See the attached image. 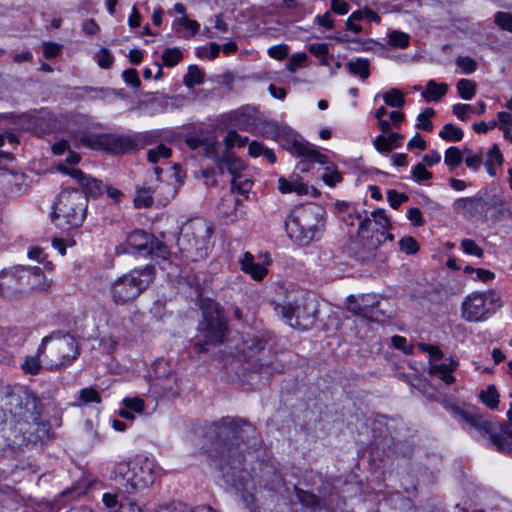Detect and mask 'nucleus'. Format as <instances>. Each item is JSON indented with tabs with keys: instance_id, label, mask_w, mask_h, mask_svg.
Wrapping results in <instances>:
<instances>
[{
	"instance_id": "f257e3e1",
	"label": "nucleus",
	"mask_w": 512,
	"mask_h": 512,
	"mask_svg": "<svg viewBox=\"0 0 512 512\" xmlns=\"http://www.w3.org/2000/svg\"><path fill=\"white\" fill-rule=\"evenodd\" d=\"M216 440L214 457L219 462L224 481L238 491L246 492V502L253 501L256 491L254 480L243 468L244 451L249 448L256 437V428L243 419L225 417L213 424Z\"/></svg>"
},
{
	"instance_id": "f03ea898",
	"label": "nucleus",
	"mask_w": 512,
	"mask_h": 512,
	"mask_svg": "<svg viewBox=\"0 0 512 512\" xmlns=\"http://www.w3.org/2000/svg\"><path fill=\"white\" fill-rule=\"evenodd\" d=\"M324 210L314 204L295 207L285 221L289 238L300 246L318 241L324 231Z\"/></svg>"
},
{
	"instance_id": "7ed1b4c3",
	"label": "nucleus",
	"mask_w": 512,
	"mask_h": 512,
	"mask_svg": "<svg viewBox=\"0 0 512 512\" xmlns=\"http://www.w3.org/2000/svg\"><path fill=\"white\" fill-rule=\"evenodd\" d=\"M154 267L146 265L134 268L110 282L108 295L117 306L132 304L154 278Z\"/></svg>"
},
{
	"instance_id": "20e7f679",
	"label": "nucleus",
	"mask_w": 512,
	"mask_h": 512,
	"mask_svg": "<svg viewBox=\"0 0 512 512\" xmlns=\"http://www.w3.org/2000/svg\"><path fill=\"white\" fill-rule=\"evenodd\" d=\"M212 226L202 218L187 221L181 227L177 245L181 253L191 261L205 259L212 247Z\"/></svg>"
},
{
	"instance_id": "39448f33",
	"label": "nucleus",
	"mask_w": 512,
	"mask_h": 512,
	"mask_svg": "<svg viewBox=\"0 0 512 512\" xmlns=\"http://www.w3.org/2000/svg\"><path fill=\"white\" fill-rule=\"evenodd\" d=\"M148 133L128 135L113 133L85 132L79 138V143L87 148L108 153H127L136 151L149 143Z\"/></svg>"
},
{
	"instance_id": "423d86ee",
	"label": "nucleus",
	"mask_w": 512,
	"mask_h": 512,
	"mask_svg": "<svg viewBox=\"0 0 512 512\" xmlns=\"http://www.w3.org/2000/svg\"><path fill=\"white\" fill-rule=\"evenodd\" d=\"M88 207L87 197L79 190L61 191L53 205L52 222L61 229L80 226Z\"/></svg>"
},
{
	"instance_id": "0eeeda50",
	"label": "nucleus",
	"mask_w": 512,
	"mask_h": 512,
	"mask_svg": "<svg viewBox=\"0 0 512 512\" xmlns=\"http://www.w3.org/2000/svg\"><path fill=\"white\" fill-rule=\"evenodd\" d=\"M157 465L146 455L138 454L127 462L115 466V472L124 481L127 493H137L150 487L155 481Z\"/></svg>"
},
{
	"instance_id": "6e6552de",
	"label": "nucleus",
	"mask_w": 512,
	"mask_h": 512,
	"mask_svg": "<svg viewBox=\"0 0 512 512\" xmlns=\"http://www.w3.org/2000/svg\"><path fill=\"white\" fill-rule=\"evenodd\" d=\"M116 252L117 254H135L139 256L151 255L162 259H165L169 253L162 242L142 230L131 232L126 243L116 247Z\"/></svg>"
},
{
	"instance_id": "1a4fd4ad",
	"label": "nucleus",
	"mask_w": 512,
	"mask_h": 512,
	"mask_svg": "<svg viewBox=\"0 0 512 512\" xmlns=\"http://www.w3.org/2000/svg\"><path fill=\"white\" fill-rule=\"evenodd\" d=\"M227 330L226 320L222 310L215 303L203 308V320L199 324V337L205 344L222 343Z\"/></svg>"
},
{
	"instance_id": "9d476101",
	"label": "nucleus",
	"mask_w": 512,
	"mask_h": 512,
	"mask_svg": "<svg viewBox=\"0 0 512 512\" xmlns=\"http://www.w3.org/2000/svg\"><path fill=\"white\" fill-rule=\"evenodd\" d=\"M79 354L75 338L70 335H63L54 341L49 354L44 355L43 361L47 369L58 370L71 365Z\"/></svg>"
},
{
	"instance_id": "9b49d317",
	"label": "nucleus",
	"mask_w": 512,
	"mask_h": 512,
	"mask_svg": "<svg viewBox=\"0 0 512 512\" xmlns=\"http://www.w3.org/2000/svg\"><path fill=\"white\" fill-rule=\"evenodd\" d=\"M277 315L291 327L307 330L316 320V305L312 300H303L301 303L278 305L275 307Z\"/></svg>"
},
{
	"instance_id": "f8f14e48",
	"label": "nucleus",
	"mask_w": 512,
	"mask_h": 512,
	"mask_svg": "<svg viewBox=\"0 0 512 512\" xmlns=\"http://www.w3.org/2000/svg\"><path fill=\"white\" fill-rule=\"evenodd\" d=\"M454 412L470 428L481 434L489 435L491 443L498 452H512L511 443L503 435L499 434L495 423L476 412L465 411L460 408H455Z\"/></svg>"
},
{
	"instance_id": "ddd939ff",
	"label": "nucleus",
	"mask_w": 512,
	"mask_h": 512,
	"mask_svg": "<svg viewBox=\"0 0 512 512\" xmlns=\"http://www.w3.org/2000/svg\"><path fill=\"white\" fill-rule=\"evenodd\" d=\"M153 388L163 396L175 397L179 394L178 378L175 367L164 358L157 359L153 364Z\"/></svg>"
},
{
	"instance_id": "4468645a",
	"label": "nucleus",
	"mask_w": 512,
	"mask_h": 512,
	"mask_svg": "<svg viewBox=\"0 0 512 512\" xmlns=\"http://www.w3.org/2000/svg\"><path fill=\"white\" fill-rule=\"evenodd\" d=\"M494 314V309L488 307L481 292L468 294L461 305L462 318L468 322H482Z\"/></svg>"
},
{
	"instance_id": "2eb2a0df",
	"label": "nucleus",
	"mask_w": 512,
	"mask_h": 512,
	"mask_svg": "<svg viewBox=\"0 0 512 512\" xmlns=\"http://www.w3.org/2000/svg\"><path fill=\"white\" fill-rule=\"evenodd\" d=\"M378 301L375 295H363L353 298L348 303V310L360 318V321H379L383 314L377 309Z\"/></svg>"
},
{
	"instance_id": "dca6fc26",
	"label": "nucleus",
	"mask_w": 512,
	"mask_h": 512,
	"mask_svg": "<svg viewBox=\"0 0 512 512\" xmlns=\"http://www.w3.org/2000/svg\"><path fill=\"white\" fill-rule=\"evenodd\" d=\"M5 399V405L14 417L23 419L26 418V413L32 415L31 410L35 408L34 401L22 388L6 391Z\"/></svg>"
},
{
	"instance_id": "f3484780",
	"label": "nucleus",
	"mask_w": 512,
	"mask_h": 512,
	"mask_svg": "<svg viewBox=\"0 0 512 512\" xmlns=\"http://www.w3.org/2000/svg\"><path fill=\"white\" fill-rule=\"evenodd\" d=\"M58 170L62 173L68 174L75 179L83 188V194L96 198L101 195L106 188L101 181L93 178H88L81 170L76 168H66L64 165H59Z\"/></svg>"
},
{
	"instance_id": "a211bd4d",
	"label": "nucleus",
	"mask_w": 512,
	"mask_h": 512,
	"mask_svg": "<svg viewBox=\"0 0 512 512\" xmlns=\"http://www.w3.org/2000/svg\"><path fill=\"white\" fill-rule=\"evenodd\" d=\"M265 343L259 338H247L243 339V341L236 346L237 353L240 357L245 361H252L253 366L255 368L263 367V363L261 362V358L258 355L264 350Z\"/></svg>"
},
{
	"instance_id": "6ab92c4d",
	"label": "nucleus",
	"mask_w": 512,
	"mask_h": 512,
	"mask_svg": "<svg viewBox=\"0 0 512 512\" xmlns=\"http://www.w3.org/2000/svg\"><path fill=\"white\" fill-rule=\"evenodd\" d=\"M292 153L300 157H304L308 162L326 164L328 159L325 155L321 154L316 148L307 142L294 139L291 147Z\"/></svg>"
},
{
	"instance_id": "aec40b11",
	"label": "nucleus",
	"mask_w": 512,
	"mask_h": 512,
	"mask_svg": "<svg viewBox=\"0 0 512 512\" xmlns=\"http://www.w3.org/2000/svg\"><path fill=\"white\" fill-rule=\"evenodd\" d=\"M278 190L281 194L296 193L299 196L308 195L312 187L303 183L297 174H292L289 178L283 176L278 178Z\"/></svg>"
},
{
	"instance_id": "412c9836",
	"label": "nucleus",
	"mask_w": 512,
	"mask_h": 512,
	"mask_svg": "<svg viewBox=\"0 0 512 512\" xmlns=\"http://www.w3.org/2000/svg\"><path fill=\"white\" fill-rule=\"evenodd\" d=\"M162 170L160 167L154 168V174L155 179L158 182L156 186H153V192L154 195H157L159 197V202L162 205L168 204L177 194L180 184L174 183H167V182H161L159 181L160 174Z\"/></svg>"
},
{
	"instance_id": "4be33fe9",
	"label": "nucleus",
	"mask_w": 512,
	"mask_h": 512,
	"mask_svg": "<svg viewBox=\"0 0 512 512\" xmlns=\"http://www.w3.org/2000/svg\"><path fill=\"white\" fill-rule=\"evenodd\" d=\"M359 238L360 240L354 242L352 246L355 257L361 262H368L374 259L379 240H374L372 238L368 239L366 235L364 238Z\"/></svg>"
},
{
	"instance_id": "5701e85b",
	"label": "nucleus",
	"mask_w": 512,
	"mask_h": 512,
	"mask_svg": "<svg viewBox=\"0 0 512 512\" xmlns=\"http://www.w3.org/2000/svg\"><path fill=\"white\" fill-rule=\"evenodd\" d=\"M482 197L458 198L453 203L454 210L467 218L475 217L481 212Z\"/></svg>"
},
{
	"instance_id": "b1692460",
	"label": "nucleus",
	"mask_w": 512,
	"mask_h": 512,
	"mask_svg": "<svg viewBox=\"0 0 512 512\" xmlns=\"http://www.w3.org/2000/svg\"><path fill=\"white\" fill-rule=\"evenodd\" d=\"M239 264L241 270L256 281L262 280L268 272L264 265L254 261V256L250 252H244L242 254L239 259Z\"/></svg>"
},
{
	"instance_id": "393cba45",
	"label": "nucleus",
	"mask_w": 512,
	"mask_h": 512,
	"mask_svg": "<svg viewBox=\"0 0 512 512\" xmlns=\"http://www.w3.org/2000/svg\"><path fill=\"white\" fill-rule=\"evenodd\" d=\"M54 338V334L46 336L42 339V342L40 346L37 349L36 355L33 356H27L25 358V361L21 365L22 370L25 373L36 375L40 372L41 364H40V357L45 354L46 344L51 341Z\"/></svg>"
},
{
	"instance_id": "a878e982",
	"label": "nucleus",
	"mask_w": 512,
	"mask_h": 512,
	"mask_svg": "<svg viewBox=\"0 0 512 512\" xmlns=\"http://www.w3.org/2000/svg\"><path fill=\"white\" fill-rule=\"evenodd\" d=\"M403 137L398 133H389L387 136L379 135L374 140L375 149L378 152H389L394 148L400 147Z\"/></svg>"
},
{
	"instance_id": "bb28decb",
	"label": "nucleus",
	"mask_w": 512,
	"mask_h": 512,
	"mask_svg": "<svg viewBox=\"0 0 512 512\" xmlns=\"http://www.w3.org/2000/svg\"><path fill=\"white\" fill-rule=\"evenodd\" d=\"M240 204V200L234 197L232 194L224 197L219 206V213L230 221H235L238 218V206Z\"/></svg>"
},
{
	"instance_id": "cd10ccee",
	"label": "nucleus",
	"mask_w": 512,
	"mask_h": 512,
	"mask_svg": "<svg viewBox=\"0 0 512 512\" xmlns=\"http://www.w3.org/2000/svg\"><path fill=\"white\" fill-rule=\"evenodd\" d=\"M153 186L148 183H143L136 187V193L133 199L134 205L137 208H148L153 204Z\"/></svg>"
},
{
	"instance_id": "c85d7f7f",
	"label": "nucleus",
	"mask_w": 512,
	"mask_h": 512,
	"mask_svg": "<svg viewBox=\"0 0 512 512\" xmlns=\"http://www.w3.org/2000/svg\"><path fill=\"white\" fill-rule=\"evenodd\" d=\"M447 91L448 85L446 83H437L434 80H429L426 84V90L421 95L428 102H437Z\"/></svg>"
},
{
	"instance_id": "c756f323",
	"label": "nucleus",
	"mask_w": 512,
	"mask_h": 512,
	"mask_svg": "<svg viewBox=\"0 0 512 512\" xmlns=\"http://www.w3.org/2000/svg\"><path fill=\"white\" fill-rule=\"evenodd\" d=\"M458 362L452 360L451 367L446 364H435L429 367V374L438 376L444 383L450 385L454 383L455 378L452 375V371L456 369Z\"/></svg>"
},
{
	"instance_id": "7c9ffc66",
	"label": "nucleus",
	"mask_w": 512,
	"mask_h": 512,
	"mask_svg": "<svg viewBox=\"0 0 512 512\" xmlns=\"http://www.w3.org/2000/svg\"><path fill=\"white\" fill-rule=\"evenodd\" d=\"M364 217L360 214L356 213L355 215L348 214L347 217L343 218L344 222L347 225L353 226L355 222L358 224V235L359 237L364 238L365 234H367L371 230V218L368 217L367 212H364Z\"/></svg>"
},
{
	"instance_id": "2f4dec72",
	"label": "nucleus",
	"mask_w": 512,
	"mask_h": 512,
	"mask_svg": "<svg viewBox=\"0 0 512 512\" xmlns=\"http://www.w3.org/2000/svg\"><path fill=\"white\" fill-rule=\"evenodd\" d=\"M252 185L253 181L244 172L235 175L231 181L232 191L243 196H246L250 192Z\"/></svg>"
},
{
	"instance_id": "473e14b6",
	"label": "nucleus",
	"mask_w": 512,
	"mask_h": 512,
	"mask_svg": "<svg viewBox=\"0 0 512 512\" xmlns=\"http://www.w3.org/2000/svg\"><path fill=\"white\" fill-rule=\"evenodd\" d=\"M219 166L222 172L227 170L232 175V178L237 174H241L244 170L242 161L233 155H226L220 161Z\"/></svg>"
},
{
	"instance_id": "72a5a7b5",
	"label": "nucleus",
	"mask_w": 512,
	"mask_h": 512,
	"mask_svg": "<svg viewBox=\"0 0 512 512\" xmlns=\"http://www.w3.org/2000/svg\"><path fill=\"white\" fill-rule=\"evenodd\" d=\"M249 154L253 157H265L270 163H274L276 161V156L274 152L264 146L262 143L257 141H252L248 147Z\"/></svg>"
},
{
	"instance_id": "f704fd0d",
	"label": "nucleus",
	"mask_w": 512,
	"mask_h": 512,
	"mask_svg": "<svg viewBox=\"0 0 512 512\" xmlns=\"http://www.w3.org/2000/svg\"><path fill=\"white\" fill-rule=\"evenodd\" d=\"M347 68L353 75H359L361 79L366 80L369 75V61L367 59L358 58L355 61H350Z\"/></svg>"
},
{
	"instance_id": "c9c22d12",
	"label": "nucleus",
	"mask_w": 512,
	"mask_h": 512,
	"mask_svg": "<svg viewBox=\"0 0 512 512\" xmlns=\"http://www.w3.org/2000/svg\"><path fill=\"white\" fill-rule=\"evenodd\" d=\"M382 98L386 105L393 108H402L405 104L404 94L397 88H392L382 94Z\"/></svg>"
},
{
	"instance_id": "e433bc0d",
	"label": "nucleus",
	"mask_w": 512,
	"mask_h": 512,
	"mask_svg": "<svg viewBox=\"0 0 512 512\" xmlns=\"http://www.w3.org/2000/svg\"><path fill=\"white\" fill-rule=\"evenodd\" d=\"M463 136V130L452 123L445 124L442 130L439 132V137L445 141L458 142L462 140Z\"/></svg>"
},
{
	"instance_id": "4c0bfd02",
	"label": "nucleus",
	"mask_w": 512,
	"mask_h": 512,
	"mask_svg": "<svg viewBox=\"0 0 512 512\" xmlns=\"http://www.w3.org/2000/svg\"><path fill=\"white\" fill-rule=\"evenodd\" d=\"M309 52L320 59V65H329V49L326 43H312L308 47Z\"/></svg>"
},
{
	"instance_id": "58836bf2",
	"label": "nucleus",
	"mask_w": 512,
	"mask_h": 512,
	"mask_svg": "<svg viewBox=\"0 0 512 512\" xmlns=\"http://www.w3.org/2000/svg\"><path fill=\"white\" fill-rule=\"evenodd\" d=\"M463 161V154L458 147H450L445 151L444 162L450 168L454 169Z\"/></svg>"
},
{
	"instance_id": "ea45409f",
	"label": "nucleus",
	"mask_w": 512,
	"mask_h": 512,
	"mask_svg": "<svg viewBox=\"0 0 512 512\" xmlns=\"http://www.w3.org/2000/svg\"><path fill=\"white\" fill-rule=\"evenodd\" d=\"M457 91L462 99L470 100L476 93V85L471 80L461 79L457 83Z\"/></svg>"
},
{
	"instance_id": "a19ab883",
	"label": "nucleus",
	"mask_w": 512,
	"mask_h": 512,
	"mask_svg": "<svg viewBox=\"0 0 512 512\" xmlns=\"http://www.w3.org/2000/svg\"><path fill=\"white\" fill-rule=\"evenodd\" d=\"M171 149L161 144L147 152V159L150 163L156 164L161 159L166 160L171 156Z\"/></svg>"
},
{
	"instance_id": "79ce46f5",
	"label": "nucleus",
	"mask_w": 512,
	"mask_h": 512,
	"mask_svg": "<svg viewBox=\"0 0 512 512\" xmlns=\"http://www.w3.org/2000/svg\"><path fill=\"white\" fill-rule=\"evenodd\" d=\"M204 73L197 66H190L183 82L187 87H193L203 82Z\"/></svg>"
},
{
	"instance_id": "37998d69",
	"label": "nucleus",
	"mask_w": 512,
	"mask_h": 512,
	"mask_svg": "<svg viewBox=\"0 0 512 512\" xmlns=\"http://www.w3.org/2000/svg\"><path fill=\"white\" fill-rule=\"evenodd\" d=\"M505 204L504 197L498 194H493L487 198H482L481 212L487 214L491 209L503 207Z\"/></svg>"
},
{
	"instance_id": "c03bdc74",
	"label": "nucleus",
	"mask_w": 512,
	"mask_h": 512,
	"mask_svg": "<svg viewBox=\"0 0 512 512\" xmlns=\"http://www.w3.org/2000/svg\"><path fill=\"white\" fill-rule=\"evenodd\" d=\"M435 114L433 108H425L418 116H417V124L416 127L425 131H432L433 124L430 121Z\"/></svg>"
},
{
	"instance_id": "a18cd8bd",
	"label": "nucleus",
	"mask_w": 512,
	"mask_h": 512,
	"mask_svg": "<svg viewBox=\"0 0 512 512\" xmlns=\"http://www.w3.org/2000/svg\"><path fill=\"white\" fill-rule=\"evenodd\" d=\"M480 398L489 408H497L499 403V394L494 386H489L486 390L482 391Z\"/></svg>"
},
{
	"instance_id": "49530a36",
	"label": "nucleus",
	"mask_w": 512,
	"mask_h": 512,
	"mask_svg": "<svg viewBox=\"0 0 512 512\" xmlns=\"http://www.w3.org/2000/svg\"><path fill=\"white\" fill-rule=\"evenodd\" d=\"M248 142L247 137L240 136L235 130H230L224 138L226 149H231L235 146L243 147Z\"/></svg>"
},
{
	"instance_id": "de8ad7c7",
	"label": "nucleus",
	"mask_w": 512,
	"mask_h": 512,
	"mask_svg": "<svg viewBox=\"0 0 512 512\" xmlns=\"http://www.w3.org/2000/svg\"><path fill=\"white\" fill-rule=\"evenodd\" d=\"M481 293L483 298L485 299L486 304H488V307L494 309V314L498 309H500L503 306L501 296L497 291L488 290L487 292Z\"/></svg>"
},
{
	"instance_id": "09e8293b",
	"label": "nucleus",
	"mask_w": 512,
	"mask_h": 512,
	"mask_svg": "<svg viewBox=\"0 0 512 512\" xmlns=\"http://www.w3.org/2000/svg\"><path fill=\"white\" fill-rule=\"evenodd\" d=\"M389 44L398 48H406L409 45V35L395 30L389 34Z\"/></svg>"
},
{
	"instance_id": "8fccbe9b",
	"label": "nucleus",
	"mask_w": 512,
	"mask_h": 512,
	"mask_svg": "<svg viewBox=\"0 0 512 512\" xmlns=\"http://www.w3.org/2000/svg\"><path fill=\"white\" fill-rule=\"evenodd\" d=\"M32 274L39 278L40 282L36 285L32 286V289L39 292H46L50 289L52 286V280H49L45 277V275L42 273L41 269L38 267L32 268Z\"/></svg>"
},
{
	"instance_id": "3c124183",
	"label": "nucleus",
	"mask_w": 512,
	"mask_h": 512,
	"mask_svg": "<svg viewBox=\"0 0 512 512\" xmlns=\"http://www.w3.org/2000/svg\"><path fill=\"white\" fill-rule=\"evenodd\" d=\"M182 59V53L178 48L166 49L162 54V60L168 67H173Z\"/></svg>"
},
{
	"instance_id": "603ef678",
	"label": "nucleus",
	"mask_w": 512,
	"mask_h": 512,
	"mask_svg": "<svg viewBox=\"0 0 512 512\" xmlns=\"http://www.w3.org/2000/svg\"><path fill=\"white\" fill-rule=\"evenodd\" d=\"M308 56L306 53H297L290 57L286 63V68L289 72L294 73L300 67L305 66Z\"/></svg>"
},
{
	"instance_id": "864d4df0",
	"label": "nucleus",
	"mask_w": 512,
	"mask_h": 512,
	"mask_svg": "<svg viewBox=\"0 0 512 512\" xmlns=\"http://www.w3.org/2000/svg\"><path fill=\"white\" fill-rule=\"evenodd\" d=\"M461 248L465 254L474 255L478 258H482L484 255V251L481 247H479L476 242L472 239H463L461 241Z\"/></svg>"
},
{
	"instance_id": "5fc2aeb1",
	"label": "nucleus",
	"mask_w": 512,
	"mask_h": 512,
	"mask_svg": "<svg viewBox=\"0 0 512 512\" xmlns=\"http://www.w3.org/2000/svg\"><path fill=\"white\" fill-rule=\"evenodd\" d=\"M102 502L110 512H120L122 505L124 504L123 502L120 503L118 496L112 493H104L102 496Z\"/></svg>"
},
{
	"instance_id": "6e6d98bb",
	"label": "nucleus",
	"mask_w": 512,
	"mask_h": 512,
	"mask_svg": "<svg viewBox=\"0 0 512 512\" xmlns=\"http://www.w3.org/2000/svg\"><path fill=\"white\" fill-rule=\"evenodd\" d=\"M80 404H89V403H100L101 397L99 393L93 388H84L80 391L79 394Z\"/></svg>"
},
{
	"instance_id": "4d7b16f0",
	"label": "nucleus",
	"mask_w": 512,
	"mask_h": 512,
	"mask_svg": "<svg viewBox=\"0 0 512 512\" xmlns=\"http://www.w3.org/2000/svg\"><path fill=\"white\" fill-rule=\"evenodd\" d=\"M322 180L330 187L342 181L341 174L334 167H326Z\"/></svg>"
},
{
	"instance_id": "13d9d810",
	"label": "nucleus",
	"mask_w": 512,
	"mask_h": 512,
	"mask_svg": "<svg viewBox=\"0 0 512 512\" xmlns=\"http://www.w3.org/2000/svg\"><path fill=\"white\" fill-rule=\"evenodd\" d=\"M399 247L401 251L408 255L415 254L419 250V245L417 241L411 236L403 237L399 241Z\"/></svg>"
},
{
	"instance_id": "bf43d9fd",
	"label": "nucleus",
	"mask_w": 512,
	"mask_h": 512,
	"mask_svg": "<svg viewBox=\"0 0 512 512\" xmlns=\"http://www.w3.org/2000/svg\"><path fill=\"white\" fill-rule=\"evenodd\" d=\"M452 113L459 119V120H466L469 116V114L475 113L474 108L469 104H461L457 103L453 105L452 107Z\"/></svg>"
},
{
	"instance_id": "052dcab7",
	"label": "nucleus",
	"mask_w": 512,
	"mask_h": 512,
	"mask_svg": "<svg viewBox=\"0 0 512 512\" xmlns=\"http://www.w3.org/2000/svg\"><path fill=\"white\" fill-rule=\"evenodd\" d=\"M495 23L503 30L512 33V14L505 12H497L495 14Z\"/></svg>"
},
{
	"instance_id": "680f3d73",
	"label": "nucleus",
	"mask_w": 512,
	"mask_h": 512,
	"mask_svg": "<svg viewBox=\"0 0 512 512\" xmlns=\"http://www.w3.org/2000/svg\"><path fill=\"white\" fill-rule=\"evenodd\" d=\"M98 65L103 69H108L112 65L114 59L110 51L106 48H101L96 54Z\"/></svg>"
},
{
	"instance_id": "e2e57ef3",
	"label": "nucleus",
	"mask_w": 512,
	"mask_h": 512,
	"mask_svg": "<svg viewBox=\"0 0 512 512\" xmlns=\"http://www.w3.org/2000/svg\"><path fill=\"white\" fill-rule=\"evenodd\" d=\"M387 200L392 208L397 209L402 203L408 200V196L404 193H399L396 190L390 189L387 192Z\"/></svg>"
},
{
	"instance_id": "0e129e2a",
	"label": "nucleus",
	"mask_w": 512,
	"mask_h": 512,
	"mask_svg": "<svg viewBox=\"0 0 512 512\" xmlns=\"http://www.w3.org/2000/svg\"><path fill=\"white\" fill-rule=\"evenodd\" d=\"M123 405L135 413H142L145 403L144 400L139 397H128L123 399Z\"/></svg>"
},
{
	"instance_id": "69168bd1",
	"label": "nucleus",
	"mask_w": 512,
	"mask_h": 512,
	"mask_svg": "<svg viewBox=\"0 0 512 512\" xmlns=\"http://www.w3.org/2000/svg\"><path fill=\"white\" fill-rule=\"evenodd\" d=\"M456 64L460 67L464 73L470 74L476 70L477 63L474 59L468 56L458 57L456 60Z\"/></svg>"
},
{
	"instance_id": "338daca9",
	"label": "nucleus",
	"mask_w": 512,
	"mask_h": 512,
	"mask_svg": "<svg viewBox=\"0 0 512 512\" xmlns=\"http://www.w3.org/2000/svg\"><path fill=\"white\" fill-rule=\"evenodd\" d=\"M369 217L371 218V222L373 221L379 228L385 229L390 225V220L384 210L374 211Z\"/></svg>"
},
{
	"instance_id": "774afa93",
	"label": "nucleus",
	"mask_w": 512,
	"mask_h": 512,
	"mask_svg": "<svg viewBox=\"0 0 512 512\" xmlns=\"http://www.w3.org/2000/svg\"><path fill=\"white\" fill-rule=\"evenodd\" d=\"M156 512H192V509L184 503L177 502L163 505Z\"/></svg>"
}]
</instances>
